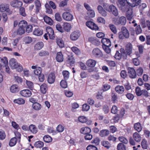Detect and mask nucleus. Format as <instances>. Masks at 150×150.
I'll list each match as a JSON object with an SVG mask.
<instances>
[{
	"label": "nucleus",
	"instance_id": "nucleus-4",
	"mask_svg": "<svg viewBox=\"0 0 150 150\" xmlns=\"http://www.w3.org/2000/svg\"><path fill=\"white\" fill-rule=\"evenodd\" d=\"M62 17L64 20L67 21H71L74 18L73 15L68 12H64L62 14Z\"/></svg>",
	"mask_w": 150,
	"mask_h": 150
},
{
	"label": "nucleus",
	"instance_id": "nucleus-26",
	"mask_svg": "<svg viewBox=\"0 0 150 150\" xmlns=\"http://www.w3.org/2000/svg\"><path fill=\"white\" fill-rule=\"evenodd\" d=\"M91 132V129L88 127H82L80 130V132L81 133L86 135L90 133Z\"/></svg>",
	"mask_w": 150,
	"mask_h": 150
},
{
	"label": "nucleus",
	"instance_id": "nucleus-27",
	"mask_svg": "<svg viewBox=\"0 0 150 150\" xmlns=\"http://www.w3.org/2000/svg\"><path fill=\"white\" fill-rule=\"evenodd\" d=\"M115 90L118 93L122 94L124 92L125 89L123 86L118 85L115 87Z\"/></svg>",
	"mask_w": 150,
	"mask_h": 150
},
{
	"label": "nucleus",
	"instance_id": "nucleus-25",
	"mask_svg": "<svg viewBox=\"0 0 150 150\" xmlns=\"http://www.w3.org/2000/svg\"><path fill=\"white\" fill-rule=\"evenodd\" d=\"M44 45V44L42 42H38L35 45L34 47V49L36 50H40L43 47Z\"/></svg>",
	"mask_w": 150,
	"mask_h": 150
},
{
	"label": "nucleus",
	"instance_id": "nucleus-62",
	"mask_svg": "<svg viewBox=\"0 0 150 150\" xmlns=\"http://www.w3.org/2000/svg\"><path fill=\"white\" fill-rule=\"evenodd\" d=\"M103 110L105 114L108 113L109 111V107L107 105H105L103 106Z\"/></svg>",
	"mask_w": 150,
	"mask_h": 150
},
{
	"label": "nucleus",
	"instance_id": "nucleus-35",
	"mask_svg": "<svg viewBox=\"0 0 150 150\" xmlns=\"http://www.w3.org/2000/svg\"><path fill=\"white\" fill-rule=\"evenodd\" d=\"M35 3L36 7L35 12L38 13L39 12V10L41 8V4L40 1L38 0L35 1Z\"/></svg>",
	"mask_w": 150,
	"mask_h": 150
},
{
	"label": "nucleus",
	"instance_id": "nucleus-39",
	"mask_svg": "<svg viewBox=\"0 0 150 150\" xmlns=\"http://www.w3.org/2000/svg\"><path fill=\"white\" fill-rule=\"evenodd\" d=\"M13 102L16 103H17L19 105L23 104L25 103L24 100L21 98L15 99L14 100Z\"/></svg>",
	"mask_w": 150,
	"mask_h": 150
},
{
	"label": "nucleus",
	"instance_id": "nucleus-10",
	"mask_svg": "<svg viewBox=\"0 0 150 150\" xmlns=\"http://www.w3.org/2000/svg\"><path fill=\"white\" fill-rule=\"evenodd\" d=\"M10 5L13 7L20 8L22 6V3L18 0H15V1H12L10 2Z\"/></svg>",
	"mask_w": 150,
	"mask_h": 150
},
{
	"label": "nucleus",
	"instance_id": "nucleus-57",
	"mask_svg": "<svg viewBox=\"0 0 150 150\" xmlns=\"http://www.w3.org/2000/svg\"><path fill=\"white\" fill-rule=\"evenodd\" d=\"M60 84L61 86L63 88H66L67 87V82L65 80H62Z\"/></svg>",
	"mask_w": 150,
	"mask_h": 150
},
{
	"label": "nucleus",
	"instance_id": "nucleus-8",
	"mask_svg": "<svg viewBox=\"0 0 150 150\" xmlns=\"http://www.w3.org/2000/svg\"><path fill=\"white\" fill-rule=\"evenodd\" d=\"M127 11L126 16L128 20L130 21L132 19L133 16V9L132 8L129 7Z\"/></svg>",
	"mask_w": 150,
	"mask_h": 150
},
{
	"label": "nucleus",
	"instance_id": "nucleus-23",
	"mask_svg": "<svg viewBox=\"0 0 150 150\" xmlns=\"http://www.w3.org/2000/svg\"><path fill=\"white\" fill-rule=\"evenodd\" d=\"M97 9L99 13L103 16L105 17L107 16V13L106 11L104 10L101 6L100 5L98 6Z\"/></svg>",
	"mask_w": 150,
	"mask_h": 150
},
{
	"label": "nucleus",
	"instance_id": "nucleus-7",
	"mask_svg": "<svg viewBox=\"0 0 150 150\" xmlns=\"http://www.w3.org/2000/svg\"><path fill=\"white\" fill-rule=\"evenodd\" d=\"M80 35L79 32L74 31L72 32L70 35V38L72 41H75L77 40Z\"/></svg>",
	"mask_w": 150,
	"mask_h": 150
},
{
	"label": "nucleus",
	"instance_id": "nucleus-3",
	"mask_svg": "<svg viewBox=\"0 0 150 150\" xmlns=\"http://www.w3.org/2000/svg\"><path fill=\"white\" fill-rule=\"evenodd\" d=\"M86 25L92 30H97L99 29L98 26L94 22L91 21H87L86 23Z\"/></svg>",
	"mask_w": 150,
	"mask_h": 150
},
{
	"label": "nucleus",
	"instance_id": "nucleus-44",
	"mask_svg": "<svg viewBox=\"0 0 150 150\" xmlns=\"http://www.w3.org/2000/svg\"><path fill=\"white\" fill-rule=\"evenodd\" d=\"M101 144L107 149H108L110 146V144L108 141H103L101 142Z\"/></svg>",
	"mask_w": 150,
	"mask_h": 150
},
{
	"label": "nucleus",
	"instance_id": "nucleus-42",
	"mask_svg": "<svg viewBox=\"0 0 150 150\" xmlns=\"http://www.w3.org/2000/svg\"><path fill=\"white\" fill-rule=\"evenodd\" d=\"M17 140L16 138L15 137L11 139L9 143V145L10 146H14L17 143Z\"/></svg>",
	"mask_w": 150,
	"mask_h": 150
},
{
	"label": "nucleus",
	"instance_id": "nucleus-38",
	"mask_svg": "<svg viewBox=\"0 0 150 150\" xmlns=\"http://www.w3.org/2000/svg\"><path fill=\"white\" fill-rule=\"evenodd\" d=\"M47 85L45 83H43L40 86V89L41 92L44 94H45L47 91Z\"/></svg>",
	"mask_w": 150,
	"mask_h": 150
},
{
	"label": "nucleus",
	"instance_id": "nucleus-37",
	"mask_svg": "<svg viewBox=\"0 0 150 150\" xmlns=\"http://www.w3.org/2000/svg\"><path fill=\"white\" fill-rule=\"evenodd\" d=\"M33 34L35 35L40 36L43 33V30L40 28L35 29L33 32Z\"/></svg>",
	"mask_w": 150,
	"mask_h": 150
},
{
	"label": "nucleus",
	"instance_id": "nucleus-33",
	"mask_svg": "<svg viewBox=\"0 0 150 150\" xmlns=\"http://www.w3.org/2000/svg\"><path fill=\"white\" fill-rule=\"evenodd\" d=\"M57 43L58 46L61 48L64 47V44L62 39L57 38L56 39Z\"/></svg>",
	"mask_w": 150,
	"mask_h": 150
},
{
	"label": "nucleus",
	"instance_id": "nucleus-9",
	"mask_svg": "<svg viewBox=\"0 0 150 150\" xmlns=\"http://www.w3.org/2000/svg\"><path fill=\"white\" fill-rule=\"evenodd\" d=\"M128 73L129 77L131 79L135 78L137 74L133 68H129Z\"/></svg>",
	"mask_w": 150,
	"mask_h": 150
},
{
	"label": "nucleus",
	"instance_id": "nucleus-18",
	"mask_svg": "<svg viewBox=\"0 0 150 150\" xmlns=\"http://www.w3.org/2000/svg\"><path fill=\"white\" fill-rule=\"evenodd\" d=\"M101 42L102 43L103 46H111V42L110 40L107 38H103L101 40Z\"/></svg>",
	"mask_w": 150,
	"mask_h": 150
},
{
	"label": "nucleus",
	"instance_id": "nucleus-5",
	"mask_svg": "<svg viewBox=\"0 0 150 150\" xmlns=\"http://www.w3.org/2000/svg\"><path fill=\"white\" fill-rule=\"evenodd\" d=\"M107 11L112 12V13L115 16H117L118 14V11L116 8L113 5H110L108 9H106Z\"/></svg>",
	"mask_w": 150,
	"mask_h": 150
},
{
	"label": "nucleus",
	"instance_id": "nucleus-54",
	"mask_svg": "<svg viewBox=\"0 0 150 150\" xmlns=\"http://www.w3.org/2000/svg\"><path fill=\"white\" fill-rule=\"evenodd\" d=\"M62 74L64 80H66L69 78V73L68 71H63Z\"/></svg>",
	"mask_w": 150,
	"mask_h": 150
},
{
	"label": "nucleus",
	"instance_id": "nucleus-51",
	"mask_svg": "<svg viewBox=\"0 0 150 150\" xmlns=\"http://www.w3.org/2000/svg\"><path fill=\"white\" fill-rule=\"evenodd\" d=\"M111 87V86L107 83L103 85L102 89L103 91H105L109 90Z\"/></svg>",
	"mask_w": 150,
	"mask_h": 150
},
{
	"label": "nucleus",
	"instance_id": "nucleus-16",
	"mask_svg": "<svg viewBox=\"0 0 150 150\" xmlns=\"http://www.w3.org/2000/svg\"><path fill=\"white\" fill-rule=\"evenodd\" d=\"M127 22L126 18L124 16H122L120 17L117 21V25H125Z\"/></svg>",
	"mask_w": 150,
	"mask_h": 150
},
{
	"label": "nucleus",
	"instance_id": "nucleus-60",
	"mask_svg": "<svg viewBox=\"0 0 150 150\" xmlns=\"http://www.w3.org/2000/svg\"><path fill=\"white\" fill-rule=\"evenodd\" d=\"M90 108V106L87 104H84L82 106V110L83 111H87Z\"/></svg>",
	"mask_w": 150,
	"mask_h": 150
},
{
	"label": "nucleus",
	"instance_id": "nucleus-47",
	"mask_svg": "<svg viewBox=\"0 0 150 150\" xmlns=\"http://www.w3.org/2000/svg\"><path fill=\"white\" fill-rule=\"evenodd\" d=\"M8 7V5L2 4L0 5V11L2 12H5L7 10Z\"/></svg>",
	"mask_w": 150,
	"mask_h": 150
},
{
	"label": "nucleus",
	"instance_id": "nucleus-40",
	"mask_svg": "<svg viewBox=\"0 0 150 150\" xmlns=\"http://www.w3.org/2000/svg\"><path fill=\"white\" fill-rule=\"evenodd\" d=\"M29 129L31 132L34 134H36L38 132L37 129L34 125H31L29 126Z\"/></svg>",
	"mask_w": 150,
	"mask_h": 150
},
{
	"label": "nucleus",
	"instance_id": "nucleus-45",
	"mask_svg": "<svg viewBox=\"0 0 150 150\" xmlns=\"http://www.w3.org/2000/svg\"><path fill=\"white\" fill-rule=\"evenodd\" d=\"M43 139L44 141L46 143H49L52 142V139L50 136L48 135L45 136L43 138Z\"/></svg>",
	"mask_w": 150,
	"mask_h": 150
},
{
	"label": "nucleus",
	"instance_id": "nucleus-43",
	"mask_svg": "<svg viewBox=\"0 0 150 150\" xmlns=\"http://www.w3.org/2000/svg\"><path fill=\"white\" fill-rule=\"evenodd\" d=\"M49 54V52L47 51L42 50L38 53V55L40 57H44L48 56Z\"/></svg>",
	"mask_w": 150,
	"mask_h": 150
},
{
	"label": "nucleus",
	"instance_id": "nucleus-49",
	"mask_svg": "<svg viewBox=\"0 0 150 150\" xmlns=\"http://www.w3.org/2000/svg\"><path fill=\"white\" fill-rule=\"evenodd\" d=\"M25 29L23 28L19 27L18 29L17 30V33L20 35H22L25 32Z\"/></svg>",
	"mask_w": 150,
	"mask_h": 150
},
{
	"label": "nucleus",
	"instance_id": "nucleus-1",
	"mask_svg": "<svg viewBox=\"0 0 150 150\" xmlns=\"http://www.w3.org/2000/svg\"><path fill=\"white\" fill-rule=\"evenodd\" d=\"M126 0H117V5L120 10L122 12L126 11L130 6L126 3Z\"/></svg>",
	"mask_w": 150,
	"mask_h": 150
},
{
	"label": "nucleus",
	"instance_id": "nucleus-50",
	"mask_svg": "<svg viewBox=\"0 0 150 150\" xmlns=\"http://www.w3.org/2000/svg\"><path fill=\"white\" fill-rule=\"evenodd\" d=\"M6 135L5 132L2 129H0V140H3L5 139Z\"/></svg>",
	"mask_w": 150,
	"mask_h": 150
},
{
	"label": "nucleus",
	"instance_id": "nucleus-55",
	"mask_svg": "<svg viewBox=\"0 0 150 150\" xmlns=\"http://www.w3.org/2000/svg\"><path fill=\"white\" fill-rule=\"evenodd\" d=\"M141 146L143 149H146L147 148V141L145 139H143L141 142Z\"/></svg>",
	"mask_w": 150,
	"mask_h": 150
},
{
	"label": "nucleus",
	"instance_id": "nucleus-63",
	"mask_svg": "<svg viewBox=\"0 0 150 150\" xmlns=\"http://www.w3.org/2000/svg\"><path fill=\"white\" fill-rule=\"evenodd\" d=\"M86 149L87 150H98L96 147L92 145H88L86 148Z\"/></svg>",
	"mask_w": 150,
	"mask_h": 150
},
{
	"label": "nucleus",
	"instance_id": "nucleus-32",
	"mask_svg": "<svg viewBox=\"0 0 150 150\" xmlns=\"http://www.w3.org/2000/svg\"><path fill=\"white\" fill-rule=\"evenodd\" d=\"M133 136L134 139L136 142H139L140 141L141 137L138 133L137 132L134 133L133 134Z\"/></svg>",
	"mask_w": 150,
	"mask_h": 150
},
{
	"label": "nucleus",
	"instance_id": "nucleus-14",
	"mask_svg": "<svg viewBox=\"0 0 150 150\" xmlns=\"http://www.w3.org/2000/svg\"><path fill=\"white\" fill-rule=\"evenodd\" d=\"M96 63V61L93 59H89L86 62V65L90 68L94 67Z\"/></svg>",
	"mask_w": 150,
	"mask_h": 150
},
{
	"label": "nucleus",
	"instance_id": "nucleus-21",
	"mask_svg": "<svg viewBox=\"0 0 150 150\" xmlns=\"http://www.w3.org/2000/svg\"><path fill=\"white\" fill-rule=\"evenodd\" d=\"M10 66L12 69H14L16 67V66L18 64L16 59L13 58L11 59L9 61Z\"/></svg>",
	"mask_w": 150,
	"mask_h": 150
},
{
	"label": "nucleus",
	"instance_id": "nucleus-64",
	"mask_svg": "<svg viewBox=\"0 0 150 150\" xmlns=\"http://www.w3.org/2000/svg\"><path fill=\"white\" fill-rule=\"evenodd\" d=\"M55 20L58 21H61L62 20V17L59 13H56L55 16Z\"/></svg>",
	"mask_w": 150,
	"mask_h": 150
},
{
	"label": "nucleus",
	"instance_id": "nucleus-53",
	"mask_svg": "<svg viewBox=\"0 0 150 150\" xmlns=\"http://www.w3.org/2000/svg\"><path fill=\"white\" fill-rule=\"evenodd\" d=\"M142 90L140 87H137L135 89V92L136 95L138 96H140L142 95Z\"/></svg>",
	"mask_w": 150,
	"mask_h": 150
},
{
	"label": "nucleus",
	"instance_id": "nucleus-41",
	"mask_svg": "<svg viewBox=\"0 0 150 150\" xmlns=\"http://www.w3.org/2000/svg\"><path fill=\"white\" fill-rule=\"evenodd\" d=\"M117 150H126V146L122 143H119L117 146Z\"/></svg>",
	"mask_w": 150,
	"mask_h": 150
},
{
	"label": "nucleus",
	"instance_id": "nucleus-11",
	"mask_svg": "<svg viewBox=\"0 0 150 150\" xmlns=\"http://www.w3.org/2000/svg\"><path fill=\"white\" fill-rule=\"evenodd\" d=\"M92 53L93 55L96 57H101L103 56L102 52L98 48L94 49L92 51Z\"/></svg>",
	"mask_w": 150,
	"mask_h": 150
},
{
	"label": "nucleus",
	"instance_id": "nucleus-13",
	"mask_svg": "<svg viewBox=\"0 0 150 150\" xmlns=\"http://www.w3.org/2000/svg\"><path fill=\"white\" fill-rule=\"evenodd\" d=\"M8 64V60L6 57H5L3 58L0 57V66H1L2 69Z\"/></svg>",
	"mask_w": 150,
	"mask_h": 150
},
{
	"label": "nucleus",
	"instance_id": "nucleus-12",
	"mask_svg": "<svg viewBox=\"0 0 150 150\" xmlns=\"http://www.w3.org/2000/svg\"><path fill=\"white\" fill-rule=\"evenodd\" d=\"M20 94L25 97H29L32 95L31 92L28 89H25L20 92Z\"/></svg>",
	"mask_w": 150,
	"mask_h": 150
},
{
	"label": "nucleus",
	"instance_id": "nucleus-24",
	"mask_svg": "<svg viewBox=\"0 0 150 150\" xmlns=\"http://www.w3.org/2000/svg\"><path fill=\"white\" fill-rule=\"evenodd\" d=\"M66 62L67 63L70 64L71 65L74 64L75 63L74 57L72 55H68L66 58Z\"/></svg>",
	"mask_w": 150,
	"mask_h": 150
},
{
	"label": "nucleus",
	"instance_id": "nucleus-31",
	"mask_svg": "<svg viewBox=\"0 0 150 150\" xmlns=\"http://www.w3.org/2000/svg\"><path fill=\"white\" fill-rule=\"evenodd\" d=\"M28 25L27 21L25 20H22L18 24L19 27L23 28L25 29Z\"/></svg>",
	"mask_w": 150,
	"mask_h": 150
},
{
	"label": "nucleus",
	"instance_id": "nucleus-30",
	"mask_svg": "<svg viewBox=\"0 0 150 150\" xmlns=\"http://www.w3.org/2000/svg\"><path fill=\"white\" fill-rule=\"evenodd\" d=\"M45 22L51 25L53 24V21L51 18L47 16H45L43 18Z\"/></svg>",
	"mask_w": 150,
	"mask_h": 150
},
{
	"label": "nucleus",
	"instance_id": "nucleus-29",
	"mask_svg": "<svg viewBox=\"0 0 150 150\" xmlns=\"http://www.w3.org/2000/svg\"><path fill=\"white\" fill-rule=\"evenodd\" d=\"M109 134V131L108 129H103L99 133L100 136L102 137L106 136Z\"/></svg>",
	"mask_w": 150,
	"mask_h": 150
},
{
	"label": "nucleus",
	"instance_id": "nucleus-6",
	"mask_svg": "<svg viewBox=\"0 0 150 150\" xmlns=\"http://www.w3.org/2000/svg\"><path fill=\"white\" fill-rule=\"evenodd\" d=\"M46 32L50 39H54V32L53 29L50 27L46 28Z\"/></svg>",
	"mask_w": 150,
	"mask_h": 150
},
{
	"label": "nucleus",
	"instance_id": "nucleus-20",
	"mask_svg": "<svg viewBox=\"0 0 150 150\" xmlns=\"http://www.w3.org/2000/svg\"><path fill=\"white\" fill-rule=\"evenodd\" d=\"M56 59L58 62H61L63 61L64 58L61 52H59L57 53Z\"/></svg>",
	"mask_w": 150,
	"mask_h": 150
},
{
	"label": "nucleus",
	"instance_id": "nucleus-59",
	"mask_svg": "<svg viewBox=\"0 0 150 150\" xmlns=\"http://www.w3.org/2000/svg\"><path fill=\"white\" fill-rule=\"evenodd\" d=\"M32 41V39L31 37L27 36L25 37L24 38V42L27 44L31 43Z\"/></svg>",
	"mask_w": 150,
	"mask_h": 150
},
{
	"label": "nucleus",
	"instance_id": "nucleus-2",
	"mask_svg": "<svg viewBox=\"0 0 150 150\" xmlns=\"http://www.w3.org/2000/svg\"><path fill=\"white\" fill-rule=\"evenodd\" d=\"M126 3L131 8L134 7L139 5L141 0H126Z\"/></svg>",
	"mask_w": 150,
	"mask_h": 150
},
{
	"label": "nucleus",
	"instance_id": "nucleus-36",
	"mask_svg": "<svg viewBox=\"0 0 150 150\" xmlns=\"http://www.w3.org/2000/svg\"><path fill=\"white\" fill-rule=\"evenodd\" d=\"M33 108L35 110H39L42 108V106L39 103L36 102L34 103L32 105Z\"/></svg>",
	"mask_w": 150,
	"mask_h": 150
},
{
	"label": "nucleus",
	"instance_id": "nucleus-34",
	"mask_svg": "<svg viewBox=\"0 0 150 150\" xmlns=\"http://www.w3.org/2000/svg\"><path fill=\"white\" fill-rule=\"evenodd\" d=\"M63 27L64 29L67 32H69L71 29L70 24L67 22L64 23L63 25Z\"/></svg>",
	"mask_w": 150,
	"mask_h": 150
},
{
	"label": "nucleus",
	"instance_id": "nucleus-28",
	"mask_svg": "<svg viewBox=\"0 0 150 150\" xmlns=\"http://www.w3.org/2000/svg\"><path fill=\"white\" fill-rule=\"evenodd\" d=\"M134 127L135 130L139 132H140L142 129L141 123L139 122L135 123L134 125Z\"/></svg>",
	"mask_w": 150,
	"mask_h": 150
},
{
	"label": "nucleus",
	"instance_id": "nucleus-48",
	"mask_svg": "<svg viewBox=\"0 0 150 150\" xmlns=\"http://www.w3.org/2000/svg\"><path fill=\"white\" fill-rule=\"evenodd\" d=\"M119 140L123 144H127L128 143V140L123 136L120 137L118 138Z\"/></svg>",
	"mask_w": 150,
	"mask_h": 150
},
{
	"label": "nucleus",
	"instance_id": "nucleus-56",
	"mask_svg": "<svg viewBox=\"0 0 150 150\" xmlns=\"http://www.w3.org/2000/svg\"><path fill=\"white\" fill-rule=\"evenodd\" d=\"M109 27H110L111 31L115 34L117 33L116 28L115 25L112 24H110L109 25Z\"/></svg>",
	"mask_w": 150,
	"mask_h": 150
},
{
	"label": "nucleus",
	"instance_id": "nucleus-22",
	"mask_svg": "<svg viewBox=\"0 0 150 150\" xmlns=\"http://www.w3.org/2000/svg\"><path fill=\"white\" fill-rule=\"evenodd\" d=\"M121 33L124 35V36L126 38H128L129 35V33L128 30L127 28L123 26L121 28Z\"/></svg>",
	"mask_w": 150,
	"mask_h": 150
},
{
	"label": "nucleus",
	"instance_id": "nucleus-17",
	"mask_svg": "<svg viewBox=\"0 0 150 150\" xmlns=\"http://www.w3.org/2000/svg\"><path fill=\"white\" fill-rule=\"evenodd\" d=\"M132 47L130 43H128L125 46V51L127 54L128 55H130L132 53Z\"/></svg>",
	"mask_w": 150,
	"mask_h": 150
},
{
	"label": "nucleus",
	"instance_id": "nucleus-46",
	"mask_svg": "<svg viewBox=\"0 0 150 150\" xmlns=\"http://www.w3.org/2000/svg\"><path fill=\"white\" fill-rule=\"evenodd\" d=\"M44 145V143L40 141H38L35 142L34 144L35 147L36 148H41Z\"/></svg>",
	"mask_w": 150,
	"mask_h": 150
},
{
	"label": "nucleus",
	"instance_id": "nucleus-61",
	"mask_svg": "<svg viewBox=\"0 0 150 150\" xmlns=\"http://www.w3.org/2000/svg\"><path fill=\"white\" fill-rule=\"evenodd\" d=\"M19 13L22 16L25 17L26 16L25 12V8L23 7H21L19 9Z\"/></svg>",
	"mask_w": 150,
	"mask_h": 150
},
{
	"label": "nucleus",
	"instance_id": "nucleus-52",
	"mask_svg": "<svg viewBox=\"0 0 150 150\" xmlns=\"http://www.w3.org/2000/svg\"><path fill=\"white\" fill-rule=\"evenodd\" d=\"M45 7L46 8V12L49 14H52V10L50 6L48 4H46Z\"/></svg>",
	"mask_w": 150,
	"mask_h": 150
},
{
	"label": "nucleus",
	"instance_id": "nucleus-58",
	"mask_svg": "<svg viewBox=\"0 0 150 150\" xmlns=\"http://www.w3.org/2000/svg\"><path fill=\"white\" fill-rule=\"evenodd\" d=\"M79 121L82 123H85L87 121V119L84 116H81L78 117Z\"/></svg>",
	"mask_w": 150,
	"mask_h": 150
},
{
	"label": "nucleus",
	"instance_id": "nucleus-19",
	"mask_svg": "<svg viewBox=\"0 0 150 150\" xmlns=\"http://www.w3.org/2000/svg\"><path fill=\"white\" fill-rule=\"evenodd\" d=\"M11 92L12 93H16L18 92L20 90V88L17 85H12L10 88Z\"/></svg>",
	"mask_w": 150,
	"mask_h": 150
},
{
	"label": "nucleus",
	"instance_id": "nucleus-15",
	"mask_svg": "<svg viewBox=\"0 0 150 150\" xmlns=\"http://www.w3.org/2000/svg\"><path fill=\"white\" fill-rule=\"evenodd\" d=\"M55 74L54 73H51L48 76L47 81L49 83L52 84L55 81Z\"/></svg>",
	"mask_w": 150,
	"mask_h": 150
}]
</instances>
